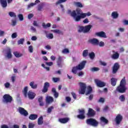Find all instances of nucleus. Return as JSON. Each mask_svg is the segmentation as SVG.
<instances>
[{"mask_svg":"<svg viewBox=\"0 0 128 128\" xmlns=\"http://www.w3.org/2000/svg\"><path fill=\"white\" fill-rule=\"evenodd\" d=\"M86 124L92 126H98V122L96 119L92 118L87 119Z\"/></svg>","mask_w":128,"mask_h":128,"instance_id":"5","label":"nucleus"},{"mask_svg":"<svg viewBox=\"0 0 128 128\" xmlns=\"http://www.w3.org/2000/svg\"><path fill=\"white\" fill-rule=\"evenodd\" d=\"M120 66L118 62L114 63L112 67V74H114L116 72H118V70H120Z\"/></svg>","mask_w":128,"mask_h":128,"instance_id":"12","label":"nucleus"},{"mask_svg":"<svg viewBox=\"0 0 128 128\" xmlns=\"http://www.w3.org/2000/svg\"><path fill=\"white\" fill-rule=\"evenodd\" d=\"M52 92L54 94V96L56 98H58V92H56V88H52Z\"/></svg>","mask_w":128,"mask_h":128,"instance_id":"25","label":"nucleus"},{"mask_svg":"<svg viewBox=\"0 0 128 128\" xmlns=\"http://www.w3.org/2000/svg\"><path fill=\"white\" fill-rule=\"evenodd\" d=\"M98 102H104V98H100L98 100Z\"/></svg>","mask_w":128,"mask_h":128,"instance_id":"56","label":"nucleus"},{"mask_svg":"<svg viewBox=\"0 0 128 128\" xmlns=\"http://www.w3.org/2000/svg\"><path fill=\"white\" fill-rule=\"evenodd\" d=\"M46 64L47 66H52V64H54V62H46Z\"/></svg>","mask_w":128,"mask_h":128,"instance_id":"59","label":"nucleus"},{"mask_svg":"<svg viewBox=\"0 0 128 128\" xmlns=\"http://www.w3.org/2000/svg\"><path fill=\"white\" fill-rule=\"evenodd\" d=\"M100 120L101 122H104V124H108V120L104 117L102 116Z\"/></svg>","mask_w":128,"mask_h":128,"instance_id":"36","label":"nucleus"},{"mask_svg":"<svg viewBox=\"0 0 128 128\" xmlns=\"http://www.w3.org/2000/svg\"><path fill=\"white\" fill-rule=\"evenodd\" d=\"M30 86L33 90H36V88H38V84H34V82H31L30 83Z\"/></svg>","mask_w":128,"mask_h":128,"instance_id":"23","label":"nucleus"},{"mask_svg":"<svg viewBox=\"0 0 128 128\" xmlns=\"http://www.w3.org/2000/svg\"><path fill=\"white\" fill-rule=\"evenodd\" d=\"M29 118H30L31 120H36V118H38V114H30V116H29Z\"/></svg>","mask_w":128,"mask_h":128,"instance_id":"27","label":"nucleus"},{"mask_svg":"<svg viewBox=\"0 0 128 128\" xmlns=\"http://www.w3.org/2000/svg\"><path fill=\"white\" fill-rule=\"evenodd\" d=\"M98 44L100 47L104 46V42L102 41L99 42Z\"/></svg>","mask_w":128,"mask_h":128,"instance_id":"53","label":"nucleus"},{"mask_svg":"<svg viewBox=\"0 0 128 128\" xmlns=\"http://www.w3.org/2000/svg\"><path fill=\"white\" fill-rule=\"evenodd\" d=\"M96 114V112L94 109L92 108H89L88 110V112L87 113V116H88L92 117L94 116Z\"/></svg>","mask_w":128,"mask_h":128,"instance_id":"13","label":"nucleus"},{"mask_svg":"<svg viewBox=\"0 0 128 128\" xmlns=\"http://www.w3.org/2000/svg\"><path fill=\"white\" fill-rule=\"evenodd\" d=\"M46 38H48L50 40H52L54 38V34H50L46 36Z\"/></svg>","mask_w":128,"mask_h":128,"instance_id":"51","label":"nucleus"},{"mask_svg":"<svg viewBox=\"0 0 128 128\" xmlns=\"http://www.w3.org/2000/svg\"><path fill=\"white\" fill-rule=\"evenodd\" d=\"M14 54L16 58H20L23 56L22 54L18 53V52H14Z\"/></svg>","mask_w":128,"mask_h":128,"instance_id":"33","label":"nucleus"},{"mask_svg":"<svg viewBox=\"0 0 128 128\" xmlns=\"http://www.w3.org/2000/svg\"><path fill=\"white\" fill-rule=\"evenodd\" d=\"M80 90L79 91L80 94H84L86 93V84L80 82Z\"/></svg>","mask_w":128,"mask_h":128,"instance_id":"8","label":"nucleus"},{"mask_svg":"<svg viewBox=\"0 0 128 128\" xmlns=\"http://www.w3.org/2000/svg\"><path fill=\"white\" fill-rule=\"evenodd\" d=\"M67 0H58L56 2V4H62V2H66Z\"/></svg>","mask_w":128,"mask_h":128,"instance_id":"44","label":"nucleus"},{"mask_svg":"<svg viewBox=\"0 0 128 128\" xmlns=\"http://www.w3.org/2000/svg\"><path fill=\"white\" fill-rule=\"evenodd\" d=\"M83 22L84 24H88L90 21H88V18H86L83 20Z\"/></svg>","mask_w":128,"mask_h":128,"instance_id":"61","label":"nucleus"},{"mask_svg":"<svg viewBox=\"0 0 128 128\" xmlns=\"http://www.w3.org/2000/svg\"><path fill=\"white\" fill-rule=\"evenodd\" d=\"M77 118H80V120H84L86 116H84V115L80 114L77 116Z\"/></svg>","mask_w":128,"mask_h":128,"instance_id":"41","label":"nucleus"},{"mask_svg":"<svg viewBox=\"0 0 128 128\" xmlns=\"http://www.w3.org/2000/svg\"><path fill=\"white\" fill-rule=\"evenodd\" d=\"M28 90V87L26 86L24 88V90H22V92L24 96V98H28L29 100H34L36 98V94L32 90Z\"/></svg>","mask_w":128,"mask_h":128,"instance_id":"2","label":"nucleus"},{"mask_svg":"<svg viewBox=\"0 0 128 128\" xmlns=\"http://www.w3.org/2000/svg\"><path fill=\"white\" fill-rule=\"evenodd\" d=\"M91 72H98L100 70V68L96 67H94L90 68Z\"/></svg>","mask_w":128,"mask_h":128,"instance_id":"43","label":"nucleus"},{"mask_svg":"<svg viewBox=\"0 0 128 128\" xmlns=\"http://www.w3.org/2000/svg\"><path fill=\"white\" fill-rule=\"evenodd\" d=\"M88 55L90 60H94V58H96V54H94V52H92L90 53Z\"/></svg>","mask_w":128,"mask_h":128,"instance_id":"34","label":"nucleus"},{"mask_svg":"<svg viewBox=\"0 0 128 128\" xmlns=\"http://www.w3.org/2000/svg\"><path fill=\"white\" fill-rule=\"evenodd\" d=\"M126 77H124L120 82V86L116 88L117 92H118L120 94L126 92Z\"/></svg>","mask_w":128,"mask_h":128,"instance_id":"3","label":"nucleus"},{"mask_svg":"<svg viewBox=\"0 0 128 128\" xmlns=\"http://www.w3.org/2000/svg\"><path fill=\"white\" fill-rule=\"evenodd\" d=\"M3 102L6 104H10L12 102V97L8 94H5L3 96Z\"/></svg>","mask_w":128,"mask_h":128,"instance_id":"7","label":"nucleus"},{"mask_svg":"<svg viewBox=\"0 0 128 128\" xmlns=\"http://www.w3.org/2000/svg\"><path fill=\"white\" fill-rule=\"evenodd\" d=\"M45 48L49 50H52V47L50 45H47L45 46Z\"/></svg>","mask_w":128,"mask_h":128,"instance_id":"63","label":"nucleus"},{"mask_svg":"<svg viewBox=\"0 0 128 128\" xmlns=\"http://www.w3.org/2000/svg\"><path fill=\"white\" fill-rule=\"evenodd\" d=\"M0 2L2 8H6L8 6V2L6 0H0Z\"/></svg>","mask_w":128,"mask_h":128,"instance_id":"26","label":"nucleus"},{"mask_svg":"<svg viewBox=\"0 0 128 128\" xmlns=\"http://www.w3.org/2000/svg\"><path fill=\"white\" fill-rule=\"evenodd\" d=\"M48 88H50V83L48 82H46L44 84V86L42 90V92H48Z\"/></svg>","mask_w":128,"mask_h":128,"instance_id":"16","label":"nucleus"},{"mask_svg":"<svg viewBox=\"0 0 128 128\" xmlns=\"http://www.w3.org/2000/svg\"><path fill=\"white\" fill-rule=\"evenodd\" d=\"M24 38H20L18 41V44H24Z\"/></svg>","mask_w":128,"mask_h":128,"instance_id":"40","label":"nucleus"},{"mask_svg":"<svg viewBox=\"0 0 128 128\" xmlns=\"http://www.w3.org/2000/svg\"><path fill=\"white\" fill-rule=\"evenodd\" d=\"M4 36V31L0 30V36Z\"/></svg>","mask_w":128,"mask_h":128,"instance_id":"62","label":"nucleus"},{"mask_svg":"<svg viewBox=\"0 0 128 128\" xmlns=\"http://www.w3.org/2000/svg\"><path fill=\"white\" fill-rule=\"evenodd\" d=\"M74 4L77 8H84V6L80 2H75Z\"/></svg>","mask_w":128,"mask_h":128,"instance_id":"37","label":"nucleus"},{"mask_svg":"<svg viewBox=\"0 0 128 128\" xmlns=\"http://www.w3.org/2000/svg\"><path fill=\"white\" fill-rule=\"evenodd\" d=\"M28 50L30 52H34V48L32 46H28Z\"/></svg>","mask_w":128,"mask_h":128,"instance_id":"48","label":"nucleus"},{"mask_svg":"<svg viewBox=\"0 0 128 128\" xmlns=\"http://www.w3.org/2000/svg\"><path fill=\"white\" fill-rule=\"evenodd\" d=\"M68 14L74 18L75 22H80L82 18H86V16H92V14L90 12L87 13H82V11L80 8L73 10L72 12L70 10H68Z\"/></svg>","mask_w":128,"mask_h":128,"instance_id":"1","label":"nucleus"},{"mask_svg":"<svg viewBox=\"0 0 128 128\" xmlns=\"http://www.w3.org/2000/svg\"><path fill=\"white\" fill-rule=\"evenodd\" d=\"M88 42L91 44H92L93 46H98L99 41L97 38H93L88 40Z\"/></svg>","mask_w":128,"mask_h":128,"instance_id":"11","label":"nucleus"},{"mask_svg":"<svg viewBox=\"0 0 128 128\" xmlns=\"http://www.w3.org/2000/svg\"><path fill=\"white\" fill-rule=\"evenodd\" d=\"M34 128V124L32 123H29L28 128Z\"/></svg>","mask_w":128,"mask_h":128,"instance_id":"58","label":"nucleus"},{"mask_svg":"<svg viewBox=\"0 0 128 128\" xmlns=\"http://www.w3.org/2000/svg\"><path fill=\"white\" fill-rule=\"evenodd\" d=\"M18 18H19L20 20L22 22V20H24V15L22 14H19L18 16Z\"/></svg>","mask_w":128,"mask_h":128,"instance_id":"47","label":"nucleus"},{"mask_svg":"<svg viewBox=\"0 0 128 128\" xmlns=\"http://www.w3.org/2000/svg\"><path fill=\"white\" fill-rule=\"evenodd\" d=\"M52 110H54V107L52 106H51L49 107L48 108V114H50V112H52Z\"/></svg>","mask_w":128,"mask_h":128,"instance_id":"46","label":"nucleus"},{"mask_svg":"<svg viewBox=\"0 0 128 128\" xmlns=\"http://www.w3.org/2000/svg\"><path fill=\"white\" fill-rule=\"evenodd\" d=\"M111 84L112 86H116V82L118 80L114 78H112L110 79Z\"/></svg>","mask_w":128,"mask_h":128,"instance_id":"21","label":"nucleus"},{"mask_svg":"<svg viewBox=\"0 0 128 128\" xmlns=\"http://www.w3.org/2000/svg\"><path fill=\"white\" fill-rule=\"evenodd\" d=\"M35 6L34 3H30L28 6V8H32V6Z\"/></svg>","mask_w":128,"mask_h":128,"instance_id":"60","label":"nucleus"},{"mask_svg":"<svg viewBox=\"0 0 128 128\" xmlns=\"http://www.w3.org/2000/svg\"><path fill=\"white\" fill-rule=\"evenodd\" d=\"M10 84L9 82H6L4 84V86L6 88H10Z\"/></svg>","mask_w":128,"mask_h":128,"instance_id":"55","label":"nucleus"},{"mask_svg":"<svg viewBox=\"0 0 128 128\" xmlns=\"http://www.w3.org/2000/svg\"><path fill=\"white\" fill-rule=\"evenodd\" d=\"M1 128H8V125L6 124H2L1 126Z\"/></svg>","mask_w":128,"mask_h":128,"instance_id":"64","label":"nucleus"},{"mask_svg":"<svg viewBox=\"0 0 128 128\" xmlns=\"http://www.w3.org/2000/svg\"><path fill=\"white\" fill-rule=\"evenodd\" d=\"M96 36H98L99 38H106V32L104 31H102L100 32H97L95 34Z\"/></svg>","mask_w":128,"mask_h":128,"instance_id":"15","label":"nucleus"},{"mask_svg":"<svg viewBox=\"0 0 128 128\" xmlns=\"http://www.w3.org/2000/svg\"><path fill=\"white\" fill-rule=\"evenodd\" d=\"M68 120H70V118H60L58 119V122H60V124H66Z\"/></svg>","mask_w":128,"mask_h":128,"instance_id":"18","label":"nucleus"},{"mask_svg":"<svg viewBox=\"0 0 128 128\" xmlns=\"http://www.w3.org/2000/svg\"><path fill=\"white\" fill-rule=\"evenodd\" d=\"M51 32H54V34H61L62 36L64 34V32L58 29L52 30Z\"/></svg>","mask_w":128,"mask_h":128,"instance_id":"22","label":"nucleus"},{"mask_svg":"<svg viewBox=\"0 0 128 128\" xmlns=\"http://www.w3.org/2000/svg\"><path fill=\"white\" fill-rule=\"evenodd\" d=\"M78 110L80 114H83L84 116V114H85L84 110L82 109V110Z\"/></svg>","mask_w":128,"mask_h":128,"instance_id":"52","label":"nucleus"},{"mask_svg":"<svg viewBox=\"0 0 128 128\" xmlns=\"http://www.w3.org/2000/svg\"><path fill=\"white\" fill-rule=\"evenodd\" d=\"M52 80L54 82H60L59 78H53Z\"/></svg>","mask_w":128,"mask_h":128,"instance_id":"50","label":"nucleus"},{"mask_svg":"<svg viewBox=\"0 0 128 128\" xmlns=\"http://www.w3.org/2000/svg\"><path fill=\"white\" fill-rule=\"evenodd\" d=\"M42 26L44 28H50L51 24L50 23H48L46 24L44 23H42Z\"/></svg>","mask_w":128,"mask_h":128,"instance_id":"38","label":"nucleus"},{"mask_svg":"<svg viewBox=\"0 0 128 128\" xmlns=\"http://www.w3.org/2000/svg\"><path fill=\"white\" fill-rule=\"evenodd\" d=\"M95 82L98 88H104V86H106L104 82H102L98 79L95 80Z\"/></svg>","mask_w":128,"mask_h":128,"instance_id":"14","label":"nucleus"},{"mask_svg":"<svg viewBox=\"0 0 128 128\" xmlns=\"http://www.w3.org/2000/svg\"><path fill=\"white\" fill-rule=\"evenodd\" d=\"M62 56H59L57 60V64L59 68H62Z\"/></svg>","mask_w":128,"mask_h":128,"instance_id":"24","label":"nucleus"},{"mask_svg":"<svg viewBox=\"0 0 128 128\" xmlns=\"http://www.w3.org/2000/svg\"><path fill=\"white\" fill-rule=\"evenodd\" d=\"M114 53L111 56L113 60H118L120 58V54L118 52H116L114 50L112 51Z\"/></svg>","mask_w":128,"mask_h":128,"instance_id":"17","label":"nucleus"},{"mask_svg":"<svg viewBox=\"0 0 128 128\" xmlns=\"http://www.w3.org/2000/svg\"><path fill=\"white\" fill-rule=\"evenodd\" d=\"M88 56V50H86L83 51L82 56L84 58H86Z\"/></svg>","mask_w":128,"mask_h":128,"instance_id":"35","label":"nucleus"},{"mask_svg":"<svg viewBox=\"0 0 128 128\" xmlns=\"http://www.w3.org/2000/svg\"><path fill=\"white\" fill-rule=\"evenodd\" d=\"M119 100H120V102H124V100H126V98L124 97V95H121L119 97Z\"/></svg>","mask_w":128,"mask_h":128,"instance_id":"42","label":"nucleus"},{"mask_svg":"<svg viewBox=\"0 0 128 128\" xmlns=\"http://www.w3.org/2000/svg\"><path fill=\"white\" fill-rule=\"evenodd\" d=\"M92 88L90 86H88V90L86 92V96L90 94H92Z\"/></svg>","mask_w":128,"mask_h":128,"instance_id":"31","label":"nucleus"},{"mask_svg":"<svg viewBox=\"0 0 128 128\" xmlns=\"http://www.w3.org/2000/svg\"><path fill=\"white\" fill-rule=\"evenodd\" d=\"M8 14L11 18H16V14L14 12H9Z\"/></svg>","mask_w":128,"mask_h":128,"instance_id":"39","label":"nucleus"},{"mask_svg":"<svg viewBox=\"0 0 128 128\" xmlns=\"http://www.w3.org/2000/svg\"><path fill=\"white\" fill-rule=\"evenodd\" d=\"M38 124L39 125H41L44 124V118H42V116H40L38 118Z\"/></svg>","mask_w":128,"mask_h":128,"instance_id":"29","label":"nucleus"},{"mask_svg":"<svg viewBox=\"0 0 128 128\" xmlns=\"http://www.w3.org/2000/svg\"><path fill=\"white\" fill-rule=\"evenodd\" d=\"M42 100H43V98H42V96H40L38 98V102L40 104V106H44V102H42Z\"/></svg>","mask_w":128,"mask_h":128,"instance_id":"32","label":"nucleus"},{"mask_svg":"<svg viewBox=\"0 0 128 128\" xmlns=\"http://www.w3.org/2000/svg\"><path fill=\"white\" fill-rule=\"evenodd\" d=\"M112 16L113 18H118V12H114L112 14Z\"/></svg>","mask_w":128,"mask_h":128,"instance_id":"30","label":"nucleus"},{"mask_svg":"<svg viewBox=\"0 0 128 128\" xmlns=\"http://www.w3.org/2000/svg\"><path fill=\"white\" fill-rule=\"evenodd\" d=\"M18 36V34H16V32L13 33L12 34V38H16Z\"/></svg>","mask_w":128,"mask_h":128,"instance_id":"54","label":"nucleus"},{"mask_svg":"<svg viewBox=\"0 0 128 128\" xmlns=\"http://www.w3.org/2000/svg\"><path fill=\"white\" fill-rule=\"evenodd\" d=\"M92 28V26L91 24L87 25L84 27L80 26L79 30V32H83L84 33L88 32L90 30V28Z\"/></svg>","mask_w":128,"mask_h":128,"instance_id":"6","label":"nucleus"},{"mask_svg":"<svg viewBox=\"0 0 128 128\" xmlns=\"http://www.w3.org/2000/svg\"><path fill=\"white\" fill-rule=\"evenodd\" d=\"M18 110L20 114L22 116H28V112L26 110H24V108L20 107Z\"/></svg>","mask_w":128,"mask_h":128,"instance_id":"9","label":"nucleus"},{"mask_svg":"<svg viewBox=\"0 0 128 128\" xmlns=\"http://www.w3.org/2000/svg\"><path fill=\"white\" fill-rule=\"evenodd\" d=\"M44 2H42L38 6V11L42 12L44 6Z\"/></svg>","mask_w":128,"mask_h":128,"instance_id":"19","label":"nucleus"},{"mask_svg":"<svg viewBox=\"0 0 128 128\" xmlns=\"http://www.w3.org/2000/svg\"><path fill=\"white\" fill-rule=\"evenodd\" d=\"M54 102V98L52 96H48L46 98V102L47 104H50Z\"/></svg>","mask_w":128,"mask_h":128,"instance_id":"28","label":"nucleus"},{"mask_svg":"<svg viewBox=\"0 0 128 128\" xmlns=\"http://www.w3.org/2000/svg\"><path fill=\"white\" fill-rule=\"evenodd\" d=\"M122 116L120 114H118L116 118H115V122H116V124H120V122H122Z\"/></svg>","mask_w":128,"mask_h":128,"instance_id":"10","label":"nucleus"},{"mask_svg":"<svg viewBox=\"0 0 128 128\" xmlns=\"http://www.w3.org/2000/svg\"><path fill=\"white\" fill-rule=\"evenodd\" d=\"M7 58H12V49L10 48H8L6 50Z\"/></svg>","mask_w":128,"mask_h":128,"instance_id":"20","label":"nucleus"},{"mask_svg":"<svg viewBox=\"0 0 128 128\" xmlns=\"http://www.w3.org/2000/svg\"><path fill=\"white\" fill-rule=\"evenodd\" d=\"M71 94H72V96L74 98V100H76V93L72 92H71Z\"/></svg>","mask_w":128,"mask_h":128,"instance_id":"57","label":"nucleus"},{"mask_svg":"<svg viewBox=\"0 0 128 128\" xmlns=\"http://www.w3.org/2000/svg\"><path fill=\"white\" fill-rule=\"evenodd\" d=\"M70 52V50L68 48H64L62 50V54H68Z\"/></svg>","mask_w":128,"mask_h":128,"instance_id":"45","label":"nucleus"},{"mask_svg":"<svg viewBox=\"0 0 128 128\" xmlns=\"http://www.w3.org/2000/svg\"><path fill=\"white\" fill-rule=\"evenodd\" d=\"M86 64V61L84 60L82 62H80L78 66L73 67L72 70V74H76L78 70H82L84 68Z\"/></svg>","mask_w":128,"mask_h":128,"instance_id":"4","label":"nucleus"},{"mask_svg":"<svg viewBox=\"0 0 128 128\" xmlns=\"http://www.w3.org/2000/svg\"><path fill=\"white\" fill-rule=\"evenodd\" d=\"M100 64L101 66H108V64H106V62H104L100 61Z\"/></svg>","mask_w":128,"mask_h":128,"instance_id":"49","label":"nucleus"}]
</instances>
